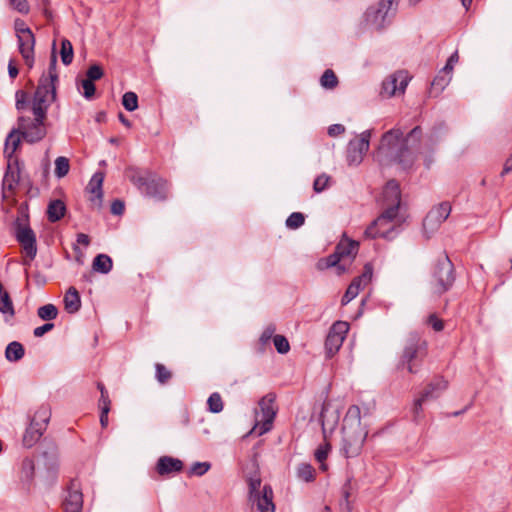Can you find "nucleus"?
Returning <instances> with one entry per match:
<instances>
[{
  "label": "nucleus",
  "instance_id": "f257e3e1",
  "mask_svg": "<svg viewBox=\"0 0 512 512\" xmlns=\"http://www.w3.org/2000/svg\"><path fill=\"white\" fill-rule=\"evenodd\" d=\"M421 137L422 129L419 126L406 136L400 128H392L382 135L375 158L381 165L397 163L403 169H408L415 161V151L420 146Z\"/></svg>",
  "mask_w": 512,
  "mask_h": 512
},
{
  "label": "nucleus",
  "instance_id": "f03ea898",
  "mask_svg": "<svg viewBox=\"0 0 512 512\" xmlns=\"http://www.w3.org/2000/svg\"><path fill=\"white\" fill-rule=\"evenodd\" d=\"M368 429L362 425L361 410L357 405L348 408L342 426L341 452L346 458L357 457L363 448Z\"/></svg>",
  "mask_w": 512,
  "mask_h": 512
},
{
  "label": "nucleus",
  "instance_id": "7ed1b4c3",
  "mask_svg": "<svg viewBox=\"0 0 512 512\" xmlns=\"http://www.w3.org/2000/svg\"><path fill=\"white\" fill-rule=\"evenodd\" d=\"M53 102V100L34 95L31 107L34 117L18 118V131L26 142L36 143L46 136L47 110Z\"/></svg>",
  "mask_w": 512,
  "mask_h": 512
},
{
  "label": "nucleus",
  "instance_id": "20e7f679",
  "mask_svg": "<svg viewBox=\"0 0 512 512\" xmlns=\"http://www.w3.org/2000/svg\"><path fill=\"white\" fill-rule=\"evenodd\" d=\"M125 175L146 196L157 201H164L167 198V181L150 170L131 166L125 170Z\"/></svg>",
  "mask_w": 512,
  "mask_h": 512
},
{
  "label": "nucleus",
  "instance_id": "39448f33",
  "mask_svg": "<svg viewBox=\"0 0 512 512\" xmlns=\"http://www.w3.org/2000/svg\"><path fill=\"white\" fill-rule=\"evenodd\" d=\"M455 282V270L446 254L441 255L432 268L430 289L434 295L441 296L451 289Z\"/></svg>",
  "mask_w": 512,
  "mask_h": 512
},
{
  "label": "nucleus",
  "instance_id": "423d86ee",
  "mask_svg": "<svg viewBox=\"0 0 512 512\" xmlns=\"http://www.w3.org/2000/svg\"><path fill=\"white\" fill-rule=\"evenodd\" d=\"M427 355V342L417 335H411L407 340L400 364L406 366L409 373H417Z\"/></svg>",
  "mask_w": 512,
  "mask_h": 512
},
{
  "label": "nucleus",
  "instance_id": "0eeeda50",
  "mask_svg": "<svg viewBox=\"0 0 512 512\" xmlns=\"http://www.w3.org/2000/svg\"><path fill=\"white\" fill-rule=\"evenodd\" d=\"M398 212L394 208H384L381 215L365 230V235L369 238H391L396 223Z\"/></svg>",
  "mask_w": 512,
  "mask_h": 512
},
{
  "label": "nucleus",
  "instance_id": "6e6552de",
  "mask_svg": "<svg viewBox=\"0 0 512 512\" xmlns=\"http://www.w3.org/2000/svg\"><path fill=\"white\" fill-rule=\"evenodd\" d=\"M58 82V72H57V57L55 51H52L48 72L47 74H43L38 82V86L34 95L47 98L49 100L55 101L56 99V83Z\"/></svg>",
  "mask_w": 512,
  "mask_h": 512
},
{
  "label": "nucleus",
  "instance_id": "1a4fd4ad",
  "mask_svg": "<svg viewBox=\"0 0 512 512\" xmlns=\"http://www.w3.org/2000/svg\"><path fill=\"white\" fill-rule=\"evenodd\" d=\"M15 236L22 247L23 265L30 266L37 254L35 233L29 226L19 223Z\"/></svg>",
  "mask_w": 512,
  "mask_h": 512
},
{
  "label": "nucleus",
  "instance_id": "9d476101",
  "mask_svg": "<svg viewBox=\"0 0 512 512\" xmlns=\"http://www.w3.org/2000/svg\"><path fill=\"white\" fill-rule=\"evenodd\" d=\"M448 387V382L442 377L434 378L415 399L413 404L414 419L418 421L422 413V405L429 400L438 398Z\"/></svg>",
  "mask_w": 512,
  "mask_h": 512
},
{
  "label": "nucleus",
  "instance_id": "9b49d317",
  "mask_svg": "<svg viewBox=\"0 0 512 512\" xmlns=\"http://www.w3.org/2000/svg\"><path fill=\"white\" fill-rule=\"evenodd\" d=\"M450 213L451 205L448 202H443L429 211L423 221V230L427 238L439 229Z\"/></svg>",
  "mask_w": 512,
  "mask_h": 512
},
{
  "label": "nucleus",
  "instance_id": "f8f14e48",
  "mask_svg": "<svg viewBox=\"0 0 512 512\" xmlns=\"http://www.w3.org/2000/svg\"><path fill=\"white\" fill-rule=\"evenodd\" d=\"M410 80L407 71L399 70L388 76L382 83L381 95L390 98L397 94H403Z\"/></svg>",
  "mask_w": 512,
  "mask_h": 512
},
{
  "label": "nucleus",
  "instance_id": "ddd939ff",
  "mask_svg": "<svg viewBox=\"0 0 512 512\" xmlns=\"http://www.w3.org/2000/svg\"><path fill=\"white\" fill-rule=\"evenodd\" d=\"M348 331L349 324L347 322L337 321L332 325L325 340V349L328 357L334 356L340 349Z\"/></svg>",
  "mask_w": 512,
  "mask_h": 512
},
{
  "label": "nucleus",
  "instance_id": "4468645a",
  "mask_svg": "<svg viewBox=\"0 0 512 512\" xmlns=\"http://www.w3.org/2000/svg\"><path fill=\"white\" fill-rule=\"evenodd\" d=\"M371 132L369 130L360 134L359 138L351 140L347 148V161L349 165H358L369 149Z\"/></svg>",
  "mask_w": 512,
  "mask_h": 512
},
{
  "label": "nucleus",
  "instance_id": "2eb2a0df",
  "mask_svg": "<svg viewBox=\"0 0 512 512\" xmlns=\"http://www.w3.org/2000/svg\"><path fill=\"white\" fill-rule=\"evenodd\" d=\"M373 269L370 264H366L364 266V270L362 274L358 277H355L350 285L348 286L345 294L341 299V304L346 305L351 300H353L360 292L362 288H364L372 279Z\"/></svg>",
  "mask_w": 512,
  "mask_h": 512
},
{
  "label": "nucleus",
  "instance_id": "dca6fc26",
  "mask_svg": "<svg viewBox=\"0 0 512 512\" xmlns=\"http://www.w3.org/2000/svg\"><path fill=\"white\" fill-rule=\"evenodd\" d=\"M64 512H81L83 506V495L80 484L77 480H72L68 486L67 495L63 503Z\"/></svg>",
  "mask_w": 512,
  "mask_h": 512
},
{
  "label": "nucleus",
  "instance_id": "f3484780",
  "mask_svg": "<svg viewBox=\"0 0 512 512\" xmlns=\"http://www.w3.org/2000/svg\"><path fill=\"white\" fill-rule=\"evenodd\" d=\"M19 52L29 69L34 65L35 56V36L33 32H28L17 37Z\"/></svg>",
  "mask_w": 512,
  "mask_h": 512
},
{
  "label": "nucleus",
  "instance_id": "a211bd4d",
  "mask_svg": "<svg viewBox=\"0 0 512 512\" xmlns=\"http://www.w3.org/2000/svg\"><path fill=\"white\" fill-rule=\"evenodd\" d=\"M339 418L340 415L337 410L332 409L329 404H323L320 414V422L324 441H326L328 435H331L337 427Z\"/></svg>",
  "mask_w": 512,
  "mask_h": 512
},
{
  "label": "nucleus",
  "instance_id": "6ab92c4d",
  "mask_svg": "<svg viewBox=\"0 0 512 512\" xmlns=\"http://www.w3.org/2000/svg\"><path fill=\"white\" fill-rule=\"evenodd\" d=\"M382 195L385 208H394L398 212L401 203V191L398 182L395 180L388 181Z\"/></svg>",
  "mask_w": 512,
  "mask_h": 512
},
{
  "label": "nucleus",
  "instance_id": "aec40b11",
  "mask_svg": "<svg viewBox=\"0 0 512 512\" xmlns=\"http://www.w3.org/2000/svg\"><path fill=\"white\" fill-rule=\"evenodd\" d=\"M183 462L180 459L171 456H162L158 459L155 470L160 476H169L181 472Z\"/></svg>",
  "mask_w": 512,
  "mask_h": 512
},
{
  "label": "nucleus",
  "instance_id": "412c9836",
  "mask_svg": "<svg viewBox=\"0 0 512 512\" xmlns=\"http://www.w3.org/2000/svg\"><path fill=\"white\" fill-rule=\"evenodd\" d=\"M398 0H381L377 9H369L366 13L367 18L371 21L382 25L389 12L396 9Z\"/></svg>",
  "mask_w": 512,
  "mask_h": 512
},
{
  "label": "nucleus",
  "instance_id": "4be33fe9",
  "mask_svg": "<svg viewBox=\"0 0 512 512\" xmlns=\"http://www.w3.org/2000/svg\"><path fill=\"white\" fill-rule=\"evenodd\" d=\"M256 504L260 512H274L273 490L270 486L265 485L260 493L250 498Z\"/></svg>",
  "mask_w": 512,
  "mask_h": 512
},
{
  "label": "nucleus",
  "instance_id": "5701e85b",
  "mask_svg": "<svg viewBox=\"0 0 512 512\" xmlns=\"http://www.w3.org/2000/svg\"><path fill=\"white\" fill-rule=\"evenodd\" d=\"M104 181V174L101 172L95 173L92 178L90 179L86 190L88 193L91 194V197L89 198L90 202L96 206L100 207L102 198H103V191H102V184Z\"/></svg>",
  "mask_w": 512,
  "mask_h": 512
},
{
  "label": "nucleus",
  "instance_id": "b1692460",
  "mask_svg": "<svg viewBox=\"0 0 512 512\" xmlns=\"http://www.w3.org/2000/svg\"><path fill=\"white\" fill-rule=\"evenodd\" d=\"M358 249L359 243L346 237L342 238L336 246V250L344 262L346 260L351 262L356 257Z\"/></svg>",
  "mask_w": 512,
  "mask_h": 512
},
{
  "label": "nucleus",
  "instance_id": "393cba45",
  "mask_svg": "<svg viewBox=\"0 0 512 512\" xmlns=\"http://www.w3.org/2000/svg\"><path fill=\"white\" fill-rule=\"evenodd\" d=\"M38 424L39 421L31 422L29 427L26 429L23 435V445L25 447L30 448L34 446L43 435L44 430H42Z\"/></svg>",
  "mask_w": 512,
  "mask_h": 512
},
{
  "label": "nucleus",
  "instance_id": "a878e982",
  "mask_svg": "<svg viewBox=\"0 0 512 512\" xmlns=\"http://www.w3.org/2000/svg\"><path fill=\"white\" fill-rule=\"evenodd\" d=\"M63 301L65 310L70 314L78 312L81 307L80 295L74 287L67 290Z\"/></svg>",
  "mask_w": 512,
  "mask_h": 512
},
{
  "label": "nucleus",
  "instance_id": "bb28decb",
  "mask_svg": "<svg viewBox=\"0 0 512 512\" xmlns=\"http://www.w3.org/2000/svg\"><path fill=\"white\" fill-rule=\"evenodd\" d=\"M34 462L30 458L23 459L19 471V479L25 488H29L34 478Z\"/></svg>",
  "mask_w": 512,
  "mask_h": 512
},
{
  "label": "nucleus",
  "instance_id": "cd10ccee",
  "mask_svg": "<svg viewBox=\"0 0 512 512\" xmlns=\"http://www.w3.org/2000/svg\"><path fill=\"white\" fill-rule=\"evenodd\" d=\"M66 212L65 203L62 200H52L47 208L48 220L52 223L59 221Z\"/></svg>",
  "mask_w": 512,
  "mask_h": 512
},
{
  "label": "nucleus",
  "instance_id": "c85d7f7f",
  "mask_svg": "<svg viewBox=\"0 0 512 512\" xmlns=\"http://www.w3.org/2000/svg\"><path fill=\"white\" fill-rule=\"evenodd\" d=\"M18 182H19V170H18V168H13L9 162L8 166H7V171L4 175L3 182H2L3 191L4 192L5 191L13 192L15 187L17 186Z\"/></svg>",
  "mask_w": 512,
  "mask_h": 512
},
{
  "label": "nucleus",
  "instance_id": "c756f323",
  "mask_svg": "<svg viewBox=\"0 0 512 512\" xmlns=\"http://www.w3.org/2000/svg\"><path fill=\"white\" fill-rule=\"evenodd\" d=\"M343 263H344V261L342 260L339 253L335 249L334 253H332L325 259L319 260L317 266L319 269H325V268L337 266L338 274H341L346 270L345 265Z\"/></svg>",
  "mask_w": 512,
  "mask_h": 512
},
{
  "label": "nucleus",
  "instance_id": "7c9ffc66",
  "mask_svg": "<svg viewBox=\"0 0 512 512\" xmlns=\"http://www.w3.org/2000/svg\"><path fill=\"white\" fill-rule=\"evenodd\" d=\"M275 399H276L275 395L272 393H269V394L265 395L259 401L261 417L275 418V416H276V409L274 407Z\"/></svg>",
  "mask_w": 512,
  "mask_h": 512
},
{
  "label": "nucleus",
  "instance_id": "2f4dec72",
  "mask_svg": "<svg viewBox=\"0 0 512 512\" xmlns=\"http://www.w3.org/2000/svg\"><path fill=\"white\" fill-rule=\"evenodd\" d=\"M24 346L18 341L10 342L5 349V357L9 362H18L24 357Z\"/></svg>",
  "mask_w": 512,
  "mask_h": 512
},
{
  "label": "nucleus",
  "instance_id": "473e14b6",
  "mask_svg": "<svg viewBox=\"0 0 512 512\" xmlns=\"http://www.w3.org/2000/svg\"><path fill=\"white\" fill-rule=\"evenodd\" d=\"M19 134L20 132L17 128L12 130L6 138L4 153L8 157L9 161L20 144Z\"/></svg>",
  "mask_w": 512,
  "mask_h": 512
},
{
  "label": "nucleus",
  "instance_id": "72a5a7b5",
  "mask_svg": "<svg viewBox=\"0 0 512 512\" xmlns=\"http://www.w3.org/2000/svg\"><path fill=\"white\" fill-rule=\"evenodd\" d=\"M113 266L112 259L106 254L97 255L94 260L92 267L95 271L107 274L111 271Z\"/></svg>",
  "mask_w": 512,
  "mask_h": 512
},
{
  "label": "nucleus",
  "instance_id": "f704fd0d",
  "mask_svg": "<svg viewBox=\"0 0 512 512\" xmlns=\"http://www.w3.org/2000/svg\"><path fill=\"white\" fill-rule=\"evenodd\" d=\"M296 474L298 479L304 482H313L316 478V470L309 463H301L297 466Z\"/></svg>",
  "mask_w": 512,
  "mask_h": 512
},
{
  "label": "nucleus",
  "instance_id": "c9c22d12",
  "mask_svg": "<svg viewBox=\"0 0 512 512\" xmlns=\"http://www.w3.org/2000/svg\"><path fill=\"white\" fill-rule=\"evenodd\" d=\"M51 418V409L47 405H42L35 412L31 422L39 421L38 426L42 428V430H46V427Z\"/></svg>",
  "mask_w": 512,
  "mask_h": 512
},
{
  "label": "nucleus",
  "instance_id": "e433bc0d",
  "mask_svg": "<svg viewBox=\"0 0 512 512\" xmlns=\"http://www.w3.org/2000/svg\"><path fill=\"white\" fill-rule=\"evenodd\" d=\"M60 56L64 65H69L73 61V46L72 43L66 38L62 39L61 41Z\"/></svg>",
  "mask_w": 512,
  "mask_h": 512
},
{
  "label": "nucleus",
  "instance_id": "4c0bfd02",
  "mask_svg": "<svg viewBox=\"0 0 512 512\" xmlns=\"http://www.w3.org/2000/svg\"><path fill=\"white\" fill-rule=\"evenodd\" d=\"M37 315L44 321H51L57 318L58 309L54 304H46L38 308Z\"/></svg>",
  "mask_w": 512,
  "mask_h": 512
},
{
  "label": "nucleus",
  "instance_id": "58836bf2",
  "mask_svg": "<svg viewBox=\"0 0 512 512\" xmlns=\"http://www.w3.org/2000/svg\"><path fill=\"white\" fill-rule=\"evenodd\" d=\"M338 83V78L332 69L325 70L320 78V84L325 89H334Z\"/></svg>",
  "mask_w": 512,
  "mask_h": 512
},
{
  "label": "nucleus",
  "instance_id": "ea45409f",
  "mask_svg": "<svg viewBox=\"0 0 512 512\" xmlns=\"http://www.w3.org/2000/svg\"><path fill=\"white\" fill-rule=\"evenodd\" d=\"M330 449L331 445L326 440L325 443L320 445L314 453L315 459L321 463L320 469L323 471L327 470V465L324 463V461L327 459Z\"/></svg>",
  "mask_w": 512,
  "mask_h": 512
},
{
  "label": "nucleus",
  "instance_id": "a19ab883",
  "mask_svg": "<svg viewBox=\"0 0 512 512\" xmlns=\"http://www.w3.org/2000/svg\"><path fill=\"white\" fill-rule=\"evenodd\" d=\"M70 169L69 160L66 157L60 156L55 160V175L58 178L65 177Z\"/></svg>",
  "mask_w": 512,
  "mask_h": 512
},
{
  "label": "nucleus",
  "instance_id": "79ce46f5",
  "mask_svg": "<svg viewBox=\"0 0 512 512\" xmlns=\"http://www.w3.org/2000/svg\"><path fill=\"white\" fill-rule=\"evenodd\" d=\"M155 370H156L155 377H156L157 381L162 385L167 384L170 381V379L172 378L171 371L168 370L165 367V365H163L161 363L155 364Z\"/></svg>",
  "mask_w": 512,
  "mask_h": 512
},
{
  "label": "nucleus",
  "instance_id": "37998d69",
  "mask_svg": "<svg viewBox=\"0 0 512 512\" xmlns=\"http://www.w3.org/2000/svg\"><path fill=\"white\" fill-rule=\"evenodd\" d=\"M122 104L128 111H134L138 108V96L134 92H126L122 97Z\"/></svg>",
  "mask_w": 512,
  "mask_h": 512
},
{
  "label": "nucleus",
  "instance_id": "c03bdc74",
  "mask_svg": "<svg viewBox=\"0 0 512 512\" xmlns=\"http://www.w3.org/2000/svg\"><path fill=\"white\" fill-rule=\"evenodd\" d=\"M207 404H208L209 410L212 413H219L223 410V401H222L221 395L217 392L212 393L209 396V398L207 400Z\"/></svg>",
  "mask_w": 512,
  "mask_h": 512
},
{
  "label": "nucleus",
  "instance_id": "a18cd8bd",
  "mask_svg": "<svg viewBox=\"0 0 512 512\" xmlns=\"http://www.w3.org/2000/svg\"><path fill=\"white\" fill-rule=\"evenodd\" d=\"M274 418L261 417V420L254 426L253 430L258 435H263L272 429Z\"/></svg>",
  "mask_w": 512,
  "mask_h": 512
},
{
  "label": "nucleus",
  "instance_id": "49530a36",
  "mask_svg": "<svg viewBox=\"0 0 512 512\" xmlns=\"http://www.w3.org/2000/svg\"><path fill=\"white\" fill-rule=\"evenodd\" d=\"M305 217L300 212H293L286 220V226L290 229H297L304 224Z\"/></svg>",
  "mask_w": 512,
  "mask_h": 512
},
{
  "label": "nucleus",
  "instance_id": "de8ad7c7",
  "mask_svg": "<svg viewBox=\"0 0 512 512\" xmlns=\"http://www.w3.org/2000/svg\"><path fill=\"white\" fill-rule=\"evenodd\" d=\"M273 343L278 353L286 354L290 350V345L286 337L283 335H275Z\"/></svg>",
  "mask_w": 512,
  "mask_h": 512
},
{
  "label": "nucleus",
  "instance_id": "09e8293b",
  "mask_svg": "<svg viewBox=\"0 0 512 512\" xmlns=\"http://www.w3.org/2000/svg\"><path fill=\"white\" fill-rule=\"evenodd\" d=\"M330 179H331L330 176H328L326 174L319 175L314 180V183H313L314 191L316 193H320V192L324 191L328 187Z\"/></svg>",
  "mask_w": 512,
  "mask_h": 512
},
{
  "label": "nucleus",
  "instance_id": "8fccbe9b",
  "mask_svg": "<svg viewBox=\"0 0 512 512\" xmlns=\"http://www.w3.org/2000/svg\"><path fill=\"white\" fill-rule=\"evenodd\" d=\"M103 75L104 71L102 67L98 64L91 65L86 72V78L93 82L101 79Z\"/></svg>",
  "mask_w": 512,
  "mask_h": 512
},
{
  "label": "nucleus",
  "instance_id": "3c124183",
  "mask_svg": "<svg viewBox=\"0 0 512 512\" xmlns=\"http://www.w3.org/2000/svg\"><path fill=\"white\" fill-rule=\"evenodd\" d=\"M452 76H447L442 72H439L432 82V88L443 90L446 85L450 82Z\"/></svg>",
  "mask_w": 512,
  "mask_h": 512
},
{
  "label": "nucleus",
  "instance_id": "603ef678",
  "mask_svg": "<svg viewBox=\"0 0 512 512\" xmlns=\"http://www.w3.org/2000/svg\"><path fill=\"white\" fill-rule=\"evenodd\" d=\"M15 98H16V103H15L16 109L19 112L23 111L27 107L28 93L25 92L24 90H17L16 94H15Z\"/></svg>",
  "mask_w": 512,
  "mask_h": 512
},
{
  "label": "nucleus",
  "instance_id": "864d4df0",
  "mask_svg": "<svg viewBox=\"0 0 512 512\" xmlns=\"http://www.w3.org/2000/svg\"><path fill=\"white\" fill-rule=\"evenodd\" d=\"M81 86L83 88V95L85 98L90 99L94 96L96 88L93 81L87 78L83 79L81 81Z\"/></svg>",
  "mask_w": 512,
  "mask_h": 512
},
{
  "label": "nucleus",
  "instance_id": "5fc2aeb1",
  "mask_svg": "<svg viewBox=\"0 0 512 512\" xmlns=\"http://www.w3.org/2000/svg\"><path fill=\"white\" fill-rule=\"evenodd\" d=\"M249 493L250 498L255 496L257 493H260L261 479L255 475L254 477H250L248 479Z\"/></svg>",
  "mask_w": 512,
  "mask_h": 512
},
{
  "label": "nucleus",
  "instance_id": "6e6d98bb",
  "mask_svg": "<svg viewBox=\"0 0 512 512\" xmlns=\"http://www.w3.org/2000/svg\"><path fill=\"white\" fill-rule=\"evenodd\" d=\"M210 469L208 462H196L192 465L190 473L197 476H202Z\"/></svg>",
  "mask_w": 512,
  "mask_h": 512
},
{
  "label": "nucleus",
  "instance_id": "4d7b16f0",
  "mask_svg": "<svg viewBox=\"0 0 512 512\" xmlns=\"http://www.w3.org/2000/svg\"><path fill=\"white\" fill-rule=\"evenodd\" d=\"M10 5L21 14H28L30 6L27 0H9Z\"/></svg>",
  "mask_w": 512,
  "mask_h": 512
},
{
  "label": "nucleus",
  "instance_id": "13d9d810",
  "mask_svg": "<svg viewBox=\"0 0 512 512\" xmlns=\"http://www.w3.org/2000/svg\"><path fill=\"white\" fill-rule=\"evenodd\" d=\"M427 324L433 328L434 331L440 332L444 329V322L438 318L436 314H431L427 318Z\"/></svg>",
  "mask_w": 512,
  "mask_h": 512
},
{
  "label": "nucleus",
  "instance_id": "bf43d9fd",
  "mask_svg": "<svg viewBox=\"0 0 512 512\" xmlns=\"http://www.w3.org/2000/svg\"><path fill=\"white\" fill-rule=\"evenodd\" d=\"M274 332H275V327L274 326L266 327L265 330L263 331V333L260 336V342L263 345L268 344L270 342V340L275 336Z\"/></svg>",
  "mask_w": 512,
  "mask_h": 512
},
{
  "label": "nucleus",
  "instance_id": "052dcab7",
  "mask_svg": "<svg viewBox=\"0 0 512 512\" xmlns=\"http://www.w3.org/2000/svg\"><path fill=\"white\" fill-rule=\"evenodd\" d=\"M14 28L16 31V36H21L22 34H25L28 32H31V29L26 26L25 22L21 19H16L14 22Z\"/></svg>",
  "mask_w": 512,
  "mask_h": 512
},
{
  "label": "nucleus",
  "instance_id": "680f3d73",
  "mask_svg": "<svg viewBox=\"0 0 512 512\" xmlns=\"http://www.w3.org/2000/svg\"><path fill=\"white\" fill-rule=\"evenodd\" d=\"M54 328L53 323H45L42 326L36 327L33 331L35 337H42L47 332L51 331Z\"/></svg>",
  "mask_w": 512,
  "mask_h": 512
},
{
  "label": "nucleus",
  "instance_id": "e2e57ef3",
  "mask_svg": "<svg viewBox=\"0 0 512 512\" xmlns=\"http://www.w3.org/2000/svg\"><path fill=\"white\" fill-rule=\"evenodd\" d=\"M124 210H125V205L121 200L116 199L112 202V204H111V213L112 214L122 215Z\"/></svg>",
  "mask_w": 512,
  "mask_h": 512
},
{
  "label": "nucleus",
  "instance_id": "0e129e2a",
  "mask_svg": "<svg viewBox=\"0 0 512 512\" xmlns=\"http://www.w3.org/2000/svg\"><path fill=\"white\" fill-rule=\"evenodd\" d=\"M345 132V127L342 124H333L328 128V134L331 137H337Z\"/></svg>",
  "mask_w": 512,
  "mask_h": 512
},
{
  "label": "nucleus",
  "instance_id": "69168bd1",
  "mask_svg": "<svg viewBox=\"0 0 512 512\" xmlns=\"http://www.w3.org/2000/svg\"><path fill=\"white\" fill-rule=\"evenodd\" d=\"M110 406H111V401L109 399V396L108 395L101 396L99 399V407H100L101 411H103L104 413H109Z\"/></svg>",
  "mask_w": 512,
  "mask_h": 512
},
{
  "label": "nucleus",
  "instance_id": "338daca9",
  "mask_svg": "<svg viewBox=\"0 0 512 512\" xmlns=\"http://www.w3.org/2000/svg\"><path fill=\"white\" fill-rule=\"evenodd\" d=\"M8 73H9V76L14 79L17 77L18 73H19V70L17 68V66L15 65V62L14 60H10L9 61V64H8Z\"/></svg>",
  "mask_w": 512,
  "mask_h": 512
},
{
  "label": "nucleus",
  "instance_id": "774afa93",
  "mask_svg": "<svg viewBox=\"0 0 512 512\" xmlns=\"http://www.w3.org/2000/svg\"><path fill=\"white\" fill-rule=\"evenodd\" d=\"M512 171V155L506 159L503 170L501 172V176H504Z\"/></svg>",
  "mask_w": 512,
  "mask_h": 512
}]
</instances>
